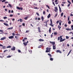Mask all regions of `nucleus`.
Instances as JSON below:
<instances>
[{
	"label": "nucleus",
	"mask_w": 73,
	"mask_h": 73,
	"mask_svg": "<svg viewBox=\"0 0 73 73\" xmlns=\"http://www.w3.org/2000/svg\"><path fill=\"white\" fill-rule=\"evenodd\" d=\"M62 36H59V37H57V40H60V42H62L65 40V39H62Z\"/></svg>",
	"instance_id": "f257e3e1"
},
{
	"label": "nucleus",
	"mask_w": 73,
	"mask_h": 73,
	"mask_svg": "<svg viewBox=\"0 0 73 73\" xmlns=\"http://www.w3.org/2000/svg\"><path fill=\"white\" fill-rule=\"evenodd\" d=\"M50 43L52 44V45H53L52 46V47H53V49L55 50V49H56V47L55 46V45H55V42H50Z\"/></svg>",
	"instance_id": "f03ea898"
},
{
	"label": "nucleus",
	"mask_w": 73,
	"mask_h": 73,
	"mask_svg": "<svg viewBox=\"0 0 73 73\" xmlns=\"http://www.w3.org/2000/svg\"><path fill=\"white\" fill-rule=\"evenodd\" d=\"M40 19H42V21H44V17H42V16L41 17V18H38V19H36V20H40Z\"/></svg>",
	"instance_id": "7ed1b4c3"
},
{
	"label": "nucleus",
	"mask_w": 73,
	"mask_h": 73,
	"mask_svg": "<svg viewBox=\"0 0 73 73\" xmlns=\"http://www.w3.org/2000/svg\"><path fill=\"white\" fill-rule=\"evenodd\" d=\"M51 49V48H46V50H46V52H50V49Z\"/></svg>",
	"instance_id": "20e7f679"
},
{
	"label": "nucleus",
	"mask_w": 73,
	"mask_h": 73,
	"mask_svg": "<svg viewBox=\"0 0 73 73\" xmlns=\"http://www.w3.org/2000/svg\"><path fill=\"white\" fill-rule=\"evenodd\" d=\"M54 2H55V4L54 3V2H52L53 4V5H54V6H55V4H58V3H57V0H55V1H54Z\"/></svg>",
	"instance_id": "39448f33"
},
{
	"label": "nucleus",
	"mask_w": 73,
	"mask_h": 73,
	"mask_svg": "<svg viewBox=\"0 0 73 73\" xmlns=\"http://www.w3.org/2000/svg\"><path fill=\"white\" fill-rule=\"evenodd\" d=\"M54 11L55 12H57V11H58V9H57V7H54Z\"/></svg>",
	"instance_id": "423d86ee"
},
{
	"label": "nucleus",
	"mask_w": 73,
	"mask_h": 73,
	"mask_svg": "<svg viewBox=\"0 0 73 73\" xmlns=\"http://www.w3.org/2000/svg\"><path fill=\"white\" fill-rule=\"evenodd\" d=\"M68 3H70L68 5V7H70V4H72V3H70V1H68Z\"/></svg>",
	"instance_id": "0eeeda50"
},
{
	"label": "nucleus",
	"mask_w": 73,
	"mask_h": 73,
	"mask_svg": "<svg viewBox=\"0 0 73 73\" xmlns=\"http://www.w3.org/2000/svg\"><path fill=\"white\" fill-rule=\"evenodd\" d=\"M50 26H51V27H54L53 25H52V20L51 19H50Z\"/></svg>",
	"instance_id": "6e6552de"
},
{
	"label": "nucleus",
	"mask_w": 73,
	"mask_h": 73,
	"mask_svg": "<svg viewBox=\"0 0 73 73\" xmlns=\"http://www.w3.org/2000/svg\"><path fill=\"white\" fill-rule=\"evenodd\" d=\"M17 9L19 10H23V9L22 8L19 7H17Z\"/></svg>",
	"instance_id": "1a4fd4ad"
},
{
	"label": "nucleus",
	"mask_w": 73,
	"mask_h": 73,
	"mask_svg": "<svg viewBox=\"0 0 73 73\" xmlns=\"http://www.w3.org/2000/svg\"><path fill=\"white\" fill-rule=\"evenodd\" d=\"M6 0H3L2 1H1V3L3 2H5V4H6V3H8V2H4Z\"/></svg>",
	"instance_id": "9d476101"
},
{
	"label": "nucleus",
	"mask_w": 73,
	"mask_h": 73,
	"mask_svg": "<svg viewBox=\"0 0 73 73\" xmlns=\"http://www.w3.org/2000/svg\"><path fill=\"white\" fill-rule=\"evenodd\" d=\"M13 38H14V36H9V39H11Z\"/></svg>",
	"instance_id": "9b49d317"
},
{
	"label": "nucleus",
	"mask_w": 73,
	"mask_h": 73,
	"mask_svg": "<svg viewBox=\"0 0 73 73\" xmlns=\"http://www.w3.org/2000/svg\"><path fill=\"white\" fill-rule=\"evenodd\" d=\"M56 52L61 53V51H60V50H56Z\"/></svg>",
	"instance_id": "f8f14e48"
},
{
	"label": "nucleus",
	"mask_w": 73,
	"mask_h": 73,
	"mask_svg": "<svg viewBox=\"0 0 73 73\" xmlns=\"http://www.w3.org/2000/svg\"><path fill=\"white\" fill-rule=\"evenodd\" d=\"M15 47L13 46V48H11V50H13V51H15Z\"/></svg>",
	"instance_id": "ddd939ff"
},
{
	"label": "nucleus",
	"mask_w": 73,
	"mask_h": 73,
	"mask_svg": "<svg viewBox=\"0 0 73 73\" xmlns=\"http://www.w3.org/2000/svg\"><path fill=\"white\" fill-rule=\"evenodd\" d=\"M38 31L39 32V33H40V30L39 29V27H38Z\"/></svg>",
	"instance_id": "4468645a"
},
{
	"label": "nucleus",
	"mask_w": 73,
	"mask_h": 73,
	"mask_svg": "<svg viewBox=\"0 0 73 73\" xmlns=\"http://www.w3.org/2000/svg\"><path fill=\"white\" fill-rule=\"evenodd\" d=\"M5 39V37H3L1 38H0V40H3Z\"/></svg>",
	"instance_id": "2eb2a0df"
},
{
	"label": "nucleus",
	"mask_w": 73,
	"mask_h": 73,
	"mask_svg": "<svg viewBox=\"0 0 73 73\" xmlns=\"http://www.w3.org/2000/svg\"><path fill=\"white\" fill-rule=\"evenodd\" d=\"M58 7L59 8V12L61 13V8H60V7L58 5Z\"/></svg>",
	"instance_id": "dca6fc26"
},
{
	"label": "nucleus",
	"mask_w": 73,
	"mask_h": 73,
	"mask_svg": "<svg viewBox=\"0 0 73 73\" xmlns=\"http://www.w3.org/2000/svg\"><path fill=\"white\" fill-rule=\"evenodd\" d=\"M33 9H38V7H35L33 6Z\"/></svg>",
	"instance_id": "f3484780"
},
{
	"label": "nucleus",
	"mask_w": 73,
	"mask_h": 73,
	"mask_svg": "<svg viewBox=\"0 0 73 73\" xmlns=\"http://www.w3.org/2000/svg\"><path fill=\"white\" fill-rule=\"evenodd\" d=\"M39 41L40 42H44V40H42V39H39Z\"/></svg>",
	"instance_id": "a211bd4d"
},
{
	"label": "nucleus",
	"mask_w": 73,
	"mask_h": 73,
	"mask_svg": "<svg viewBox=\"0 0 73 73\" xmlns=\"http://www.w3.org/2000/svg\"><path fill=\"white\" fill-rule=\"evenodd\" d=\"M3 25H5L6 26H8V25H7V24H6L5 23H3Z\"/></svg>",
	"instance_id": "6ab92c4d"
},
{
	"label": "nucleus",
	"mask_w": 73,
	"mask_h": 73,
	"mask_svg": "<svg viewBox=\"0 0 73 73\" xmlns=\"http://www.w3.org/2000/svg\"><path fill=\"white\" fill-rule=\"evenodd\" d=\"M42 45H41L39 46L38 47V48H40L42 47Z\"/></svg>",
	"instance_id": "aec40b11"
},
{
	"label": "nucleus",
	"mask_w": 73,
	"mask_h": 73,
	"mask_svg": "<svg viewBox=\"0 0 73 73\" xmlns=\"http://www.w3.org/2000/svg\"><path fill=\"white\" fill-rule=\"evenodd\" d=\"M23 44H24V46H26L27 45V43H23Z\"/></svg>",
	"instance_id": "412c9836"
},
{
	"label": "nucleus",
	"mask_w": 73,
	"mask_h": 73,
	"mask_svg": "<svg viewBox=\"0 0 73 73\" xmlns=\"http://www.w3.org/2000/svg\"><path fill=\"white\" fill-rule=\"evenodd\" d=\"M18 20L20 21V22H22V21H23V20H22V19H20L19 20Z\"/></svg>",
	"instance_id": "4be33fe9"
},
{
	"label": "nucleus",
	"mask_w": 73,
	"mask_h": 73,
	"mask_svg": "<svg viewBox=\"0 0 73 73\" xmlns=\"http://www.w3.org/2000/svg\"><path fill=\"white\" fill-rule=\"evenodd\" d=\"M26 39H27V38H24V39L22 40V41L23 42H24V40H25Z\"/></svg>",
	"instance_id": "5701e85b"
},
{
	"label": "nucleus",
	"mask_w": 73,
	"mask_h": 73,
	"mask_svg": "<svg viewBox=\"0 0 73 73\" xmlns=\"http://www.w3.org/2000/svg\"><path fill=\"white\" fill-rule=\"evenodd\" d=\"M28 18V17H24V19L25 20H27V18Z\"/></svg>",
	"instance_id": "b1692460"
},
{
	"label": "nucleus",
	"mask_w": 73,
	"mask_h": 73,
	"mask_svg": "<svg viewBox=\"0 0 73 73\" xmlns=\"http://www.w3.org/2000/svg\"><path fill=\"white\" fill-rule=\"evenodd\" d=\"M46 7H47L48 8V9H50V7H49V6H48V5H46Z\"/></svg>",
	"instance_id": "393cba45"
},
{
	"label": "nucleus",
	"mask_w": 73,
	"mask_h": 73,
	"mask_svg": "<svg viewBox=\"0 0 73 73\" xmlns=\"http://www.w3.org/2000/svg\"><path fill=\"white\" fill-rule=\"evenodd\" d=\"M50 14H49V15H48V16H47V17L48 18H50Z\"/></svg>",
	"instance_id": "a878e982"
},
{
	"label": "nucleus",
	"mask_w": 73,
	"mask_h": 73,
	"mask_svg": "<svg viewBox=\"0 0 73 73\" xmlns=\"http://www.w3.org/2000/svg\"><path fill=\"white\" fill-rule=\"evenodd\" d=\"M72 51V50H70V51L69 52V53H68V55H70V52Z\"/></svg>",
	"instance_id": "bb28decb"
},
{
	"label": "nucleus",
	"mask_w": 73,
	"mask_h": 73,
	"mask_svg": "<svg viewBox=\"0 0 73 73\" xmlns=\"http://www.w3.org/2000/svg\"><path fill=\"white\" fill-rule=\"evenodd\" d=\"M59 22H60V21H56V24H58V23H59Z\"/></svg>",
	"instance_id": "cd10ccee"
},
{
	"label": "nucleus",
	"mask_w": 73,
	"mask_h": 73,
	"mask_svg": "<svg viewBox=\"0 0 73 73\" xmlns=\"http://www.w3.org/2000/svg\"><path fill=\"white\" fill-rule=\"evenodd\" d=\"M68 21H70V16H68Z\"/></svg>",
	"instance_id": "c85d7f7f"
},
{
	"label": "nucleus",
	"mask_w": 73,
	"mask_h": 73,
	"mask_svg": "<svg viewBox=\"0 0 73 73\" xmlns=\"http://www.w3.org/2000/svg\"><path fill=\"white\" fill-rule=\"evenodd\" d=\"M13 29V27H10L9 28H8V30Z\"/></svg>",
	"instance_id": "c756f323"
},
{
	"label": "nucleus",
	"mask_w": 73,
	"mask_h": 73,
	"mask_svg": "<svg viewBox=\"0 0 73 73\" xmlns=\"http://www.w3.org/2000/svg\"><path fill=\"white\" fill-rule=\"evenodd\" d=\"M66 30H68V31H70V29H68V28L66 29Z\"/></svg>",
	"instance_id": "7c9ffc66"
},
{
	"label": "nucleus",
	"mask_w": 73,
	"mask_h": 73,
	"mask_svg": "<svg viewBox=\"0 0 73 73\" xmlns=\"http://www.w3.org/2000/svg\"><path fill=\"white\" fill-rule=\"evenodd\" d=\"M64 16V15H63V13H61V15H60V16H61V17H62V16Z\"/></svg>",
	"instance_id": "2f4dec72"
},
{
	"label": "nucleus",
	"mask_w": 73,
	"mask_h": 73,
	"mask_svg": "<svg viewBox=\"0 0 73 73\" xmlns=\"http://www.w3.org/2000/svg\"><path fill=\"white\" fill-rule=\"evenodd\" d=\"M54 34V35H57V33L55 32L54 33V34Z\"/></svg>",
	"instance_id": "473e14b6"
},
{
	"label": "nucleus",
	"mask_w": 73,
	"mask_h": 73,
	"mask_svg": "<svg viewBox=\"0 0 73 73\" xmlns=\"http://www.w3.org/2000/svg\"><path fill=\"white\" fill-rule=\"evenodd\" d=\"M10 6V7L11 8V4H9V6Z\"/></svg>",
	"instance_id": "72a5a7b5"
},
{
	"label": "nucleus",
	"mask_w": 73,
	"mask_h": 73,
	"mask_svg": "<svg viewBox=\"0 0 73 73\" xmlns=\"http://www.w3.org/2000/svg\"><path fill=\"white\" fill-rule=\"evenodd\" d=\"M11 48V46H8L7 47V48Z\"/></svg>",
	"instance_id": "f704fd0d"
},
{
	"label": "nucleus",
	"mask_w": 73,
	"mask_h": 73,
	"mask_svg": "<svg viewBox=\"0 0 73 73\" xmlns=\"http://www.w3.org/2000/svg\"><path fill=\"white\" fill-rule=\"evenodd\" d=\"M49 33H51V28H49Z\"/></svg>",
	"instance_id": "c9c22d12"
},
{
	"label": "nucleus",
	"mask_w": 73,
	"mask_h": 73,
	"mask_svg": "<svg viewBox=\"0 0 73 73\" xmlns=\"http://www.w3.org/2000/svg\"><path fill=\"white\" fill-rule=\"evenodd\" d=\"M29 32V31L28 30H26V31L25 32V33H28Z\"/></svg>",
	"instance_id": "e433bc0d"
},
{
	"label": "nucleus",
	"mask_w": 73,
	"mask_h": 73,
	"mask_svg": "<svg viewBox=\"0 0 73 73\" xmlns=\"http://www.w3.org/2000/svg\"><path fill=\"white\" fill-rule=\"evenodd\" d=\"M58 29H59V30H60V28H61V27H60V26H58Z\"/></svg>",
	"instance_id": "4c0bfd02"
},
{
	"label": "nucleus",
	"mask_w": 73,
	"mask_h": 73,
	"mask_svg": "<svg viewBox=\"0 0 73 73\" xmlns=\"http://www.w3.org/2000/svg\"><path fill=\"white\" fill-rule=\"evenodd\" d=\"M12 35H13V36H15V33H12Z\"/></svg>",
	"instance_id": "58836bf2"
},
{
	"label": "nucleus",
	"mask_w": 73,
	"mask_h": 73,
	"mask_svg": "<svg viewBox=\"0 0 73 73\" xmlns=\"http://www.w3.org/2000/svg\"><path fill=\"white\" fill-rule=\"evenodd\" d=\"M71 28H72V30H73V25H72V26H71Z\"/></svg>",
	"instance_id": "ea45409f"
},
{
	"label": "nucleus",
	"mask_w": 73,
	"mask_h": 73,
	"mask_svg": "<svg viewBox=\"0 0 73 73\" xmlns=\"http://www.w3.org/2000/svg\"><path fill=\"white\" fill-rule=\"evenodd\" d=\"M7 19V18L6 17H3V19Z\"/></svg>",
	"instance_id": "a19ab883"
},
{
	"label": "nucleus",
	"mask_w": 73,
	"mask_h": 73,
	"mask_svg": "<svg viewBox=\"0 0 73 73\" xmlns=\"http://www.w3.org/2000/svg\"><path fill=\"white\" fill-rule=\"evenodd\" d=\"M11 57V56H7V58H9Z\"/></svg>",
	"instance_id": "79ce46f5"
},
{
	"label": "nucleus",
	"mask_w": 73,
	"mask_h": 73,
	"mask_svg": "<svg viewBox=\"0 0 73 73\" xmlns=\"http://www.w3.org/2000/svg\"><path fill=\"white\" fill-rule=\"evenodd\" d=\"M7 50H5L4 51H3V53H4L5 52H7Z\"/></svg>",
	"instance_id": "37998d69"
},
{
	"label": "nucleus",
	"mask_w": 73,
	"mask_h": 73,
	"mask_svg": "<svg viewBox=\"0 0 73 73\" xmlns=\"http://www.w3.org/2000/svg\"><path fill=\"white\" fill-rule=\"evenodd\" d=\"M50 60L53 61V58H50Z\"/></svg>",
	"instance_id": "c03bdc74"
},
{
	"label": "nucleus",
	"mask_w": 73,
	"mask_h": 73,
	"mask_svg": "<svg viewBox=\"0 0 73 73\" xmlns=\"http://www.w3.org/2000/svg\"><path fill=\"white\" fill-rule=\"evenodd\" d=\"M68 38H69L68 37V36H66V38L67 39H68Z\"/></svg>",
	"instance_id": "a18cd8bd"
},
{
	"label": "nucleus",
	"mask_w": 73,
	"mask_h": 73,
	"mask_svg": "<svg viewBox=\"0 0 73 73\" xmlns=\"http://www.w3.org/2000/svg\"><path fill=\"white\" fill-rule=\"evenodd\" d=\"M57 17V13L55 14V15L54 16V17Z\"/></svg>",
	"instance_id": "49530a36"
},
{
	"label": "nucleus",
	"mask_w": 73,
	"mask_h": 73,
	"mask_svg": "<svg viewBox=\"0 0 73 73\" xmlns=\"http://www.w3.org/2000/svg\"><path fill=\"white\" fill-rule=\"evenodd\" d=\"M59 24V26H61V22H59V23H58Z\"/></svg>",
	"instance_id": "de8ad7c7"
},
{
	"label": "nucleus",
	"mask_w": 73,
	"mask_h": 73,
	"mask_svg": "<svg viewBox=\"0 0 73 73\" xmlns=\"http://www.w3.org/2000/svg\"><path fill=\"white\" fill-rule=\"evenodd\" d=\"M68 23L70 24V21H69V22H68Z\"/></svg>",
	"instance_id": "09e8293b"
},
{
	"label": "nucleus",
	"mask_w": 73,
	"mask_h": 73,
	"mask_svg": "<svg viewBox=\"0 0 73 73\" xmlns=\"http://www.w3.org/2000/svg\"><path fill=\"white\" fill-rule=\"evenodd\" d=\"M6 48V47H5V46H3V47H2V48H3V49H5Z\"/></svg>",
	"instance_id": "8fccbe9b"
},
{
	"label": "nucleus",
	"mask_w": 73,
	"mask_h": 73,
	"mask_svg": "<svg viewBox=\"0 0 73 73\" xmlns=\"http://www.w3.org/2000/svg\"><path fill=\"white\" fill-rule=\"evenodd\" d=\"M18 52L19 53L21 52V51L20 50H18Z\"/></svg>",
	"instance_id": "3c124183"
},
{
	"label": "nucleus",
	"mask_w": 73,
	"mask_h": 73,
	"mask_svg": "<svg viewBox=\"0 0 73 73\" xmlns=\"http://www.w3.org/2000/svg\"><path fill=\"white\" fill-rule=\"evenodd\" d=\"M45 13H45V11L43 12V15H45Z\"/></svg>",
	"instance_id": "603ef678"
},
{
	"label": "nucleus",
	"mask_w": 73,
	"mask_h": 73,
	"mask_svg": "<svg viewBox=\"0 0 73 73\" xmlns=\"http://www.w3.org/2000/svg\"><path fill=\"white\" fill-rule=\"evenodd\" d=\"M36 15H38V16H39V15H38V13H36Z\"/></svg>",
	"instance_id": "864d4df0"
},
{
	"label": "nucleus",
	"mask_w": 73,
	"mask_h": 73,
	"mask_svg": "<svg viewBox=\"0 0 73 73\" xmlns=\"http://www.w3.org/2000/svg\"><path fill=\"white\" fill-rule=\"evenodd\" d=\"M48 55L49 56H50V57L51 56V54H48Z\"/></svg>",
	"instance_id": "5fc2aeb1"
},
{
	"label": "nucleus",
	"mask_w": 73,
	"mask_h": 73,
	"mask_svg": "<svg viewBox=\"0 0 73 73\" xmlns=\"http://www.w3.org/2000/svg\"><path fill=\"white\" fill-rule=\"evenodd\" d=\"M25 25V24L24 23H22V26H24Z\"/></svg>",
	"instance_id": "6e6d98bb"
},
{
	"label": "nucleus",
	"mask_w": 73,
	"mask_h": 73,
	"mask_svg": "<svg viewBox=\"0 0 73 73\" xmlns=\"http://www.w3.org/2000/svg\"><path fill=\"white\" fill-rule=\"evenodd\" d=\"M3 32V31L2 30H0V32Z\"/></svg>",
	"instance_id": "4d7b16f0"
},
{
	"label": "nucleus",
	"mask_w": 73,
	"mask_h": 73,
	"mask_svg": "<svg viewBox=\"0 0 73 73\" xmlns=\"http://www.w3.org/2000/svg\"><path fill=\"white\" fill-rule=\"evenodd\" d=\"M13 17V15H10V17Z\"/></svg>",
	"instance_id": "13d9d810"
},
{
	"label": "nucleus",
	"mask_w": 73,
	"mask_h": 73,
	"mask_svg": "<svg viewBox=\"0 0 73 73\" xmlns=\"http://www.w3.org/2000/svg\"><path fill=\"white\" fill-rule=\"evenodd\" d=\"M33 5H35V6H36V4L35 3H33Z\"/></svg>",
	"instance_id": "bf43d9fd"
},
{
	"label": "nucleus",
	"mask_w": 73,
	"mask_h": 73,
	"mask_svg": "<svg viewBox=\"0 0 73 73\" xmlns=\"http://www.w3.org/2000/svg\"><path fill=\"white\" fill-rule=\"evenodd\" d=\"M67 27V25H66V24H64V27Z\"/></svg>",
	"instance_id": "052dcab7"
},
{
	"label": "nucleus",
	"mask_w": 73,
	"mask_h": 73,
	"mask_svg": "<svg viewBox=\"0 0 73 73\" xmlns=\"http://www.w3.org/2000/svg\"><path fill=\"white\" fill-rule=\"evenodd\" d=\"M0 46L2 47V46H2V45L1 44H0Z\"/></svg>",
	"instance_id": "680f3d73"
},
{
	"label": "nucleus",
	"mask_w": 73,
	"mask_h": 73,
	"mask_svg": "<svg viewBox=\"0 0 73 73\" xmlns=\"http://www.w3.org/2000/svg\"><path fill=\"white\" fill-rule=\"evenodd\" d=\"M11 10H9V13H11Z\"/></svg>",
	"instance_id": "e2e57ef3"
},
{
	"label": "nucleus",
	"mask_w": 73,
	"mask_h": 73,
	"mask_svg": "<svg viewBox=\"0 0 73 73\" xmlns=\"http://www.w3.org/2000/svg\"><path fill=\"white\" fill-rule=\"evenodd\" d=\"M67 46H70V45H69V44H67Z\"/></svg>",
	"instance_id": "0e129e2a"
},
{
	"label": "nucleus",
	"mask_w": 73,
	"mask_h": 73,
	"mask_svg": "<svg viewBox=\"0 0 73 73\" xmlns=\"http://www.w3.org/2000/svg\"><path fill=\"white\" fill-rule=\"evenodd\" d=\"M64 5H63V4H61V6L63 7V6H64Z\"/></svg>",
	"instance_id": "69168bd1"
},
{
	"label": "nucleus",
	"mask_w": 73,
	"mask_h": 73,
	"mask_svg": "<svg viewBox=\"0 0 73 73\" xmlns=\"http://www.w3.org/2000/svg\"><path fill=\"white\" fill-rule=\"evenodd\" d=\"M46 11H47V12H49V9H47V10H46Z\"/></svg>",
	"instance_id": "338daca9"
},
{
	"label": "nucleus",
	"mask_w": 73,
	"mask_h": 73,
	"mask_svg": "<svg viewBox=\"0 0 73 73\" xmlns=\"http://www.w3.org/2000/svg\"><path fill=\"white\" fill-rule=\"evenodd\" d=\"M0 22H3V21L2 20H0Z\"/></svg>",
	"instance_id": "774afa93"
}]
</instances>
